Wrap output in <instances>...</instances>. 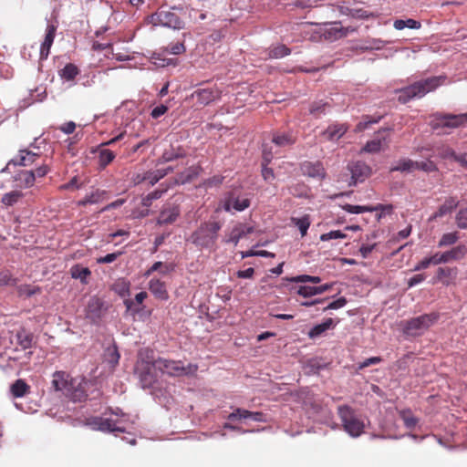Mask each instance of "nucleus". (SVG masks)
<instances>
[{"label": "nucleus", "mask_w": 467, "mask_h": 467, "mask_svg": "<svg viewBox=\"0 0 467 467\" xmlns=\"http://www.w3.org/2000/svg\"><path fill=\"white\" fill-rule=\"evenodd\" d=\"M52 387L56 391H63V393L73 401H84L88 398L83 379L78 380L72 379L65 371H56L53 374Z\"/></svg>", "instance_id": "obj_1"}, {"label": "nucleus", "mask_w": 467, "mask_h": 467, "mask_svg": "<svg viewBox=\"0 0 467 467\" xmlns=\"http://www.w3.org/2000/svg\"><path fill=\"white\" fill-rule=\"evenodd\" d=\"M222 224L216 221H208L202 223L199 227L193 231L189 241L200 250L215 251L217 249V239Z\"/></svg>", "instance_id": "obj_2"}, {"label": "nucleus", "mask_w": 467, "mask_h": 467, "mask_svg": "<svg viewBox=\"0 0 467 467\" xmlns=\"http://www.w3.org/2000/svg\"><path fill=\"white\" fill-rule=\"evenodd\" d=\"M156 359L153 351L149 348H142L139 352L138 361L135 366V373L138 375L142 388H150L157 380L155 370Z\"/></svg>", "instance_id": "obj_3"}, {"label": "nucleus", "mask_w": 467, "mask_h": 467, "mask_svg": "<svg viewBox=\"0 0 467 467\" xmlns=\"http://www.w3.org/2000/svg\"><path fill=\"white\" fill-rule=\"evenodd\" d=\"M445 76H437L422 79L400 90L399 99L407 102L414 98H422L427 93L435 90L445 82Z\"/></svg>", "instance_id": "obj_4"}, {"label": "nucleus", "mask_w": 467, "mask_h": 467, "mask_svg": "<svg viewBox=\"0 0 467 467\" xmlns=\"http://www.w3.org/2000/svg\"><path fill=\"white\" fill-rule=\"evenodd\" d=\"M439 314L429 313L402 320L400 327L406 337H417L422 336L439 319Z\"/></svg>", "instance_id": "obj_5"}, {"label": "nucleus", "mask_w": 467, "mask_h": 467, "mask_svg": "<svg viewBox=\"0 0 467 467\" xmlns=\"http://www.w3.org/2000/svg\"><path fill=\"white\" fill-rule=\"evenodd\" d=\"M337 414L344 431L351 437H358L364 432L365 424L355 415L352 408L348 405H341L337 408Z\"/></svg>", "instance_id": "obj_6"}, {"label": "nucleus", "mask_w": 467, "mask_h": 467, "mask_svg": "<svg viewBox=\"0 0 467 467\" xmlns=\"http://www.w3.org/2000/svg\"><path fill=\"white\" fill-rule=\"evenodd\" d=\"M156 368L162 373H166L171 377H179L183 375H193L198 370L195 364H188L184 366L180 360H171L163 358L156 359Z\"/></svg>", "instance_id": "obj_7"}, {"label": "nucleus", "mask_w": 467, "mask_h": 467, "mask_svg": "<svg viewBox=\"0 0 467 467\" xmlns=\"http://www.w3.org/2000/svg\"><path fill=\"white\" fill-rule=\"evenodd\" d=\"M148 19L149 23L154 26H162L173 29H181L184 26L183 20L175 11L163 7L159 8Z\"/></svg>", "instance_id": "obj_8"}, {"label": "nucleus", "mask_w": 467, "mask_h": 467, "mask_svg": "<svg viewBox=\"0 0 467 467\" xmlns=\"http://www.w3.org/2000/svg\"><path fill=\"white\" fill-rule=\"evenodd\" d=\"M125 133H126L125 131L120 132L119 135L115 136L114 138L110 139L109 140L102 142L101 144L99 145V147L97 148V150L95 151L99 153L98 159H99V166L100 169H105L109 163H111L114 161V159L116 157V154L114 153V151H112L111 150L106 149L105 147L111 146L114 143H116L117 141L121 140L124 138Z\"/></svg>", "instance_id": "obj_9"}, {"label": "nucleus", "mask_w": 467, "mask_h": 467, "mask_svg": "<svg viewBox=\"0 0 467 467\" xmlns=\"http://www.w3.org/2000/svg\"><path fill=\"white\" fill-rule=\"evenodd\" d=\"M467 123V113L464 114H442L435 118L431 122L432 129H455Z\"/></svg>", "instance_id": "obj_10"}, {"label": "nucleus", "mask_w": 467, "mask_h": 467, "mask_svg": "<svg viewBox=\"0 0 467 467\" xmlns=\"http://www.w3.org/2000/svg\"><path fill=\"white\" fill-rule=\"evenodd\" d=\"M88 424L93 427V429L101 431H109V432H124L126 431L125 427L122 425L121 420H112L109 418L102 417H93L89 419Z\"/></svg>", "instance_id": "obj_11"}, {"label": "nucleus", "mask_w": 467, "mask_h": 467, "mask_svg": "<svg viewBox=\"0 0 467 467\" xmlns=\"http://www.w3.org/2000/svg\"><path fill=\"white\" fill-rule=\"evenodd\" d=\"M254 226L244 223H237L234 227L225 234L223 241L227 244L232 243L237 245L240 239L246 237L254 232Z\"/></svg>", "instance_id": "obj_12"}, {"label": "nucleus", "mask_w": 467, "mask_h": 467, "mask_svg": "<svg viewBox=\"0 0 467 467\" xmlns=\"http://www.w3.org/2000/svg\"><path fill=\"white\" fill-rule=\"evenodd\" d=\"M458 276V268L456 266H441L436 270L435 275L432 277L433 285L441 283L445 286L454 284Z\"/></svg>", "instance_id": "obj_13"}, {"label": "nucleus", "mask_w": 467, "mask_h": 467, "mask_svg": "<svg viewBox=\"0 0 467 467\" xmlns=\"http://www.w3.org/2000/svg\"><path fill=\"white\" fill-rule=\"evenodd\" d=\"M181 209L179 205L168 203L162 207L157 219L158 225L172 224L179 218Z\"/></svg>", "instance_id": "obj_14"}, {"label": "nucleus", "mask_w": 467, "mask_h": 467, "mask_svg": "<svg viewBox=\"0 0 467 467\" xmlns=\"http://www.w3.org/2000/svg\"><path fill=\"white\" fill-rule=\"evenodd\" d=\"M192 97L196 99L200 106H206L219 99L221 97V91L213 88H198L192 94Z\"/></svg>", "instance_id": "obj_15"}, {"label": "nucleus", "mask_w": 467, "mask_h": 467, "mask_svg": "<svg viewBox=\"0 0 467 467\" xmlns=\"http://www.w3.org/2000/svg\"><path fill=\"white\" fill-rule=\"evenodd\" d=\"M39 156H40L39 151H33V150H26V149L20 150L18 151V154L14 159L9 161L6 168L10 165L30 166L36 161V159Z\"/></svg>", "instance_id": "obj_16"}, {"label": "nucleus", "mask_w": 467, "mask_h": 467, "mask_svg": "<svg viewBox=\"0 0 467 467\" xmlns=\"http://www.w3.org/2000/svg\"><path fill=\"white\" fill-rule=\"evenodd\" d=\"M301 171L304 175L323 180L326 177V170L321 161H304L301 164Z\"/></svg>", "instance_id": "obj_17"}, {"label": "nucleus", "mask_w": 467, "mask_h": 467, "mask_svg": "<svg viewBox=\"0 0 467 467\" xmlns=\"http://www.w3.org/2000/svg\"><path fill=\"white\" fill-rule=\"evenodd\" d=\"M57 32V26L47 25L46 29V35L43 43L40 47V59L44 60L48 57L50 48L53 45L55 36Z\"/></svg>", "instance_id": "obj_18"}, {"label": "nucleus", "mask_w": 467, "mask_h": 467, "mask_svg": "<svg viewBox=\"0 0 467 467\" xmlns=\"http://www.w3.org/2000/svg\"><path fill=\"white\" fill-rule=\"evenodd\" d=\"M348 130V126L344 123H334L329 125L323 132L322 136L327 140L336 141L342 138Z\"/></svg>", "instance_id": "obj_19"}, {"label": "nucleus", "mask_w": 467, "mask_h": 467, "mask_svg": "<svg viewBox=\"0 0 467 467\" xmlns=\"http://www.w3.org/2000/svg\"><path fill=\"white\" fill-rule=\"evenodd\" d=\"M242 419H251L254 421L262 422L265 421V415L259 411L253 412L238 408L228 416V420L231 421L240 420Z\"/></svg>", "instance_id": "obj_20"}, {"label": "nucleus", "mask_w": 467, "mask_h": 467, "mask_svg": "<svg viewBox=\"0 0 467 467\" xmlns=\"http://www.w3.org/2000/svg\"><path fill=\"white\" fill-rule=\"evenodd\" d=\"M459 201L457 197L451 196L445 199L444 202L438 208V210L430 217L429 221H434L441 218L446 214L452 213L457 208Z\"/></svg>", "instance_id": "obj_21"}, {"label": "nucleus", "mask_w": 467, "mask_h": 467, "mask_svg": "<svg viewBox=\"0 0 467 467\" xmlns=\"http://www.w3.org/2000/svg\"><path fill=\"white\" fill-rule=\"evenodd\" d=\"M250 206V200L245 197L235 196L234 193H231L224 202V210L226 212H230L231 208L241 212L245 210Z\"/></svg>", "instance_id": "obj_22"}, {"label": "nucleus", "mask_w": 467, "mask_h": 467, "mask_svg": "<svg viewBox=\"0 0 467 467\" xmlns=\"http://www.w3.org/2000/svg\"><path fill=\"white\" fill-rule=\"evenodd\" d=\"M343 209L349 213H362L365 212H374V211H381V212H391V205H382L378 204L376 206H361V205H352V204H345Z\"/></svg>", "instance_id": "obj_23"}, {"label": "nucleus", "mask_w": 467, "mask_h": 467, "mask_svg": "<svg viewBox=\"0 0 467 467\" xmlns=\"http://www.w3.org/2000/svg\"><path fill=\"white\" fill-rule=\"evenodd\" d=\"M333 287V283L324 284L319 286L301 285L297 290V294L305 298L311 297L316 295H321L329 291Z\"/></svg>", "instance_id": "obj_24"}, {"label": "nucleus", "mask_w": 467, "mask_h": 467, "mask_svg": "<svg viewBox=\"0 0 467 467\" xmlns=\"http://www.w3.org/2000/svg\"><path fill=\"white\" fill-rule=\"evenodd\" d=\"M444 264L460 261L467 254V247L465 244H459L451 249L442 252Z\"/></svg>", "instance_id": "obj_25"}, {"label": "nucleus", "mask_w": 467, "mask_h": 467, "mask_svg": "<svg viewBox=\"0 0 467 467\" xmlns=\"http://www.w3.org/2000/svg\"><path fill=\"white\" fill-rule=\"evenodd\" d=\"M149 289L160 300H167L169 298L166 285L160 279L152 278L149 283Z\"/></svg>", "instance_id": "obj_26"}, {"label": "nucleus", "mask_w": 467, "mask_h": 467, "mask_svg": "<svg viewBox=\"0 0 467 467\" xmlns=\"http://www.w3.org/2000/svg\"><path fill=\"white\" fill-rule=\"evenodd\" d=\"M348 31V27H343L339 22H335L331 27L325 30L324 36L327 40L334 41L347 36Z\"/></svg>", "instance_id": "obj_27"}, {"label": "nucleus", "mask_w": 467, "mask_h": 467, "mask_svg": "<svg viewBox=\"0 0 467 467\" xmlns=\"http://www.w3.org/2000/svg\"><path fill=\"white\" fill-rule=\"evenodd\" d=\"M349 171L352 174V179L357 181H363L370 173V168L362 161L352 162L349 165Z\"/></svg>", "instance_id": "obj_28"}, {"label": "nucleus", "mask_w": 467, "mask_h": 467, "mask_svg": "<svg viewBox=\"0 0 467 467\" xmlns=\"http://www.w3.org/2000/svg\"><path fill=\"white\" fill-rule=\"evenodd\" d=\"M272 141L278 147L293 145L296 141V136L293 131L275 132L273 135Z\"/></svg>", "instance_id": "obj_29"}, {"label": "nucleus", "mask_w": 467, "mask_h": 467, "mask_svg": "<svg viewBox=\"0 0 467 467\" xmlns=\"http://www.w3.org/2000/svg\"><path fill=\"white\" fill-rule=\"evenodd\" d=\"M31 387L22 379H16L10 386V393L14 398H22L30 393Z\"/></svg>", "instance_id": "obj_30"}, {"label": "nucleus", "mask_w": 467, "mask_h": 467, "mask_svg": "<svg viewBox=\"0 0 467 467\" xmlns=\"http://www.w3.org/2000/svg\"><path fill=\"white\" fill-rule=\"evenodd\" d=\"M418 161L409 158L400 159L394 166L390 168V171L412 172L417 171Z\"/></svg>", "instance_id": "obj_31"}, {"label": "nucleus", "mask_w": 467, "mask_h": 467, "mask_svg": "<svg viewBox=\"0 0 467 467\" xmlns=\"http://www.w3.org/2000/svg\"><path fill=\"white\" fill-rule=\"evenodd\" d=\"M16 344L24 350L33 346L34 336L26 328H20L16 333Z\"/></svg>", "instance_id": "obj_32"}, {"label": "nucleus", "mask_w": 467, "mask_h": 467, "mask_svg": "<svg viewBox=\"0 0 467 467\" xmlns=\"http://www.w3.org/2000/svg\"><path fill=\"white\" fill-rule=\"evenodd\" d=\"M19 187L30 188L36 182V174L33 171H21L15 176Z\"/></svg>", "instance_id": "obj_33"}, {"label": "nucleus", "mask_w": 467, "mask_h": 467, "mask_svg": "<svg viewBox=\"0 0 467 467\" xmlns=\"http://www.w3.org/2000/svg\"><path fill=\"white\" fill-rule=\"evenodd\" d=\"M102 306L103 303L99 298H91L87 306V316L93 320L99 318L102 314Z\"/></svg>", "instance_id": "obj_34"}, {"label": "nucleus", "mask_w": 467, "mask_h": 467, "mask_svg": "<svg viewBox=\"0 0 467 467\" xmlns=\"http://www.w3.org/2000/svg\"><path fill=\"white\" fill-rule=\"evenodd\" d=\"M172 167H168L166 169H160L155 171L147 172L141 179L138 178L137 182H140L142 181H149L151 185H154L158 182L161 178L166 176L170 171H172Z\"/></svg>", "instance_id": "obj_35"}, {"label": "nucleus", "mask_w": 467, "mask_h": 467, "mask_svg": "<svg viewBox=\"0 0 467 467\" xmlns=\"http://www.w3.org/2000/svg\"><path fill=\"white\" fill-rule=\"evenodd\" d=\"M24 197V193L19 190H14L5 193L1 198V202L7 207L18 203Z\"/></svg>", "instance_id": "obj_36"}, {"label": "nucleus", "mask_w": 467, "mask_h": 467, "mask_svg": "<svg viewBox=\"0 0 467 467\" xmlns=\"http://www.w3.org/2000/svg\"><path fill=\"white\" fill-rule=\"evenodd\" d=\"M334 327V321L332 318L326 319L323 323L314 326L308 332L310 338H316L321 336L327 330Z\"/></svg>", "instance_id": "obj_37"}, {"label": "nucleus", "mask_w": 467, "mask_h": 467, "mask_svg": "<svg viewBox=\"0 0 467 467\" xmlns=\"http://www.w3.org/2000/svg\"><path fill=\"white\" fill-rule=\"evenodd\" d=\"M119 358L120 355L115 345L108 348L104 352V362L109 364L111 368H114L119 364Z\"/></svg>", "instance_id": "obj_38"}, {"label": "nucleus", "mask_w": 467, "mask_h": 467, "mask_svg": "<svg viewBox=\"0 0 467 467\" xmlns=\"http://www.w3.org/2000/svg\"><path fill=\"white\" fill-rule=\"evenodd\" d=\"M272 158H273L272 153L270 151L268 152L266 150L265 146H264V150H263L264 162H263V168H262V175L265 181H270L275 178L274 171L271 168L267 167V164L271 161Z\"/></svg>", "instance_id": "obj_39"}, {"label": "nucleus", "mask_w": 467, "mask_h": 467, "mask_svg": "<svg viewBox=\"0 0 467 467\" xmlns=\"http://www.w3.org/2000/svg\"><path fill=\"white\" fill-rule=\"evenodd\" d=\"M105 195V191L96 190L92 192L90 194L86 195L83 200L79 201L78 205L86 206L88 204L99 203L104 200Z\"/></svg>", "instance_id": "obj_40"}, {"label": "nucleus", "mask_w": 467, "mask_h": 467, "mask_svg": "<svg viewBox=\"0 0 467 467\" xmlns=\"http://www.w3.org/2000/svg\"><path fill=\"white\" fill-rule=\"evenodd\" d=\"M291 223L298 228L301 236H305L307 234V230L311 224L310 215L305 214L300 218L292 217Z\"/></svg>", "instance_id": "obj_41"}, {"label": "nucleus", "mask_w": 467, "mask_h": 467, "mask_svg": "<svg viewBox=\"0 0 467 467\" xmlns=\"http://www.w3.org/2000/svg\"><path fill=\"white\" fill-rule=\"evenodd\" d=\"M185 156L186 152L182 148H171L169 150H164L161 157V161L162 162H168L179 158H183Z\"/></svg>", "instance_id": "obj_42"}, {"label": "nucleus", "mask_w": 467, "mask_h": 467, "mask_svg": "<svg viewBox=\"0 0 467 467\" xmlns=\"http://www.w3.org/2000/svg\"><path fill=\"white\" fill-rule=\"evenodd\" d=\"M147 296H148L147 293L142 291V292L138 293L135 296V299L134 300H132V299H125L124 300V305H125V306L127 308V311H131L133 313L139 312L140 308L139 307H134L135 303H137L138 305L142 304V302L147 298Z\"/></svg>", "instance_id": "obj_43"}, {"label": "nucleus", "mask_w": 467, "mask_h": 467, "mask_svg": "<svg viewBox=\"0 0 467 467\" xmlns=\"http://www.w3.org/2000/svg\"><path fill=\"white\" fill-rule=\"evenodd\" d=\"M460 235L458 232H451L443 234L438 242V247H446L453 245L459 240Z\"/></svg>", "instance_id": "obj_44"}, {"label": "nucleus", "mask_w": 467, "mask_h": 467, "mask_svg": "<svg viewBox=\"0 0 467 467\" xmlns=\"http://www.w3.org/2000/svg\"><path fill=\"white\" fill-rule=\"evenodd\" d=\"M71 276L75 279H80L82 283H87L86 279L90 275L91 272L88 267L75 265L71 268Z\"/></svg>", "instance_id": "obj_45"}, {"label": "nucleus", "mask_w": 467, "mask_h": 467, "mask_svg": "<svg viewBox=\"0 0 467 467\" xmlns=\"http://www.w3.org/2000/svg\"><path fill=\"white\" fill-rule=\"evenodd\" d=\"M79 73L78 68L74 64H67L60 72V77L67 81L73 80Z\"/></svg>", "instance_id": "obj_46"}, {"label": "nucleus", "mask_w": 467, "mask_h": 467, "mask_svg": "<svg viewBox=\"0 0 467 467\" xmlns=\"http://www.w3.org/2000/svg\"><path fill=\"white\" fill-rule=\"evenodd\" d=\"M400 416L408 429H413L418 424V419L413 416L410 410H401Z\"/></svg>", "instance_id": "obj_47"}, {"label": "nucleus", "mask_w": 467, "mask_h": 467, "mask_svg": "<svg viewBox=\"0 0 467 467\" xmlns=\"http://www.w3.org/2000/svg\"><path fill=\"white\" fill-rule=\"evenodd\" d=\"M328 108H330V105L327 102H323L322 100L315 101L311 104L309 112L317 118L325 113Z\"/></svg>", "instance_id": "obj_48"}, {"label": "nucleus", "mask_w": 467, "mask_h": 467, "mask_svg": "<svg viewBox=\"0 0 467 467\" xmlns=\"http://www.w3.org/2000/svg\"><path fill=\"white\" fill-rule=\"evenodd\" d=\"M382 148V140L381 139H376L369 140L366 143V145L363 148L364 151L375 153L379 152Z\"/></svg>", "instance_id": "obj_49"}, {"label": "nucleus", "mask_w": 467, "mask_h": 467, "mask_svg": "<svg viewBox=\"0 0 467 467\" xmlns=\"http://www.w3.org/2000/svg\"><path fill=\"white\" fill-rule=\"evenodd\" d=\"M289 54H290V49L287 47H285V45H280L278 47H274L270 51L269 55L273 58H280V57H284Z\"/></svg>", "instance_id": "obj_50"}, {"label": "nucleus", "mask_w": 467, "mask_h": 467, "mask_svg": "<svg viewBox=\"0 0 467 467\" xmlns=\"http://www.w3.org/2000/svg\"><path fill=\"white\" fill-rule=\"evenodd\" d=\"M417 170H420L425 172H434L438 171V168L432 161L428 159L426 161H418Z\"/></svg>", "instance_id": "obj_51"}, {"label": "nucleus", "mask_w": 467, "mask_h": 467, "mask_svg": "<svg viewBox=\"0 0 467 467\" xmlns=\"http://www.w3.org/2000/svg\"><path fill=\"white\" fill-rule=\"evenodd\" d=\"M16 279L12 276L8 271H3L0 273V286L5 285H16Z\"/></svg>", "instance_id": "obj_52"}, {"label": "nucleus", "mask_w": 467, "mask_h": 467, "mask_svg": "<svg viewBox=\"0 0 467 467\" xmlns=\"http://www.w3.org/2000/svg\"><path fill=\"white\" fill-rule=\"evenodd\" d=\"M347 237V234L342 233L340 230L330 231L329 233H326L321 234L320 240L323 242L329 241L332 239H344Z\"/></svg>", "instance_id": "obj_53"}, {"label": "nucleus", "mask_w": 467, "mask_h": 467, "mask_svg": "<svg viewBox=\"0 0 467 467\" xmlns=\"http://www.w3.org/2000/svg\"><path fill=\"white\" fill-rule=\"evenodd\" d=\"M456 223L460 229L467 228V208L461 209L456 214Z\"/></svg>", "instance_id": "obj_54"}, {"label": "nucleus", "mask_w": 467, "mask_h": 467, "mask_svg": "<svg viewBox=\"0 0 467 467\" xmlns=\"http://www.w3.org/2000/svg\"><path fill=\"white\" fill-rule=\"evenodd\" d=\"M438 155L441 159H453L456 155L455 151L449 146H441L437 149Z\"/></svg>", "instance_id": "obj_55"}, {"label": "nucleus", "mask_w": 467, "mask_h": 467, "mask_svg": "<svg viewBox=\"0 0 467 467\" xmlns=\"http://www.w3.org/2000/svg\"><path fill=\"white\" fill-rule=\"evenodd\" d=\"M347 303V299L344 296H342L333 302H330L323 310L327 311L330 309H338L345 306Z\"/></svg>", "instance_id": "obj_56"}, {"label": "nucleus", "mask_w": 467, "mask_h": 467, "mask_svg": "<svg viewBox=\"0 0 467 467\" xmlns=\"http://www.w3.org/2000/svg\"><path fill=\"white\" fill-rule=\"evenodd\" d=\"M122 254V252H117V253H112V254H108L107 255L105 256H101V257H99L97 258V263L98 264H109V263H112L114 262L120 254Z\"/></svg>", "instance_id": "obj_57"}, {"label": "nucleus", "mask_w": 467, "mask_h": 467, "mask_svg": "<svg viewBox=\"0 0 467 467\" xmlns=\"http://www.w3.org/2000/svg\"><path fill=\"white\" fill-rule=\"evenodd\" d=\"M169 51L173 55H180L185 52L186 48L183 43L171 44L168 47Z\"/></svg>", "instance_id": "obj_58"}, {"label": "nucleus", "mask_w": 467, "mask_h": 467, "mask_svg": "<svg viewBox=\"0 0 467 467\" xmlns=\"http://www.w3.org/2000/svg\"><path fill=\"white\" fill-rule=\"evenodd\" d=\"M167 111H168V107L161 104V105H159V106L155 107L151 110L150 116L153 119H158L161 116L164 115Z\"/></svg>", "instance_id": "obj_59"}, {"label": "nucleus", "mask_w": 467, "mask_h": 467, "mask_svg": "<svg viewBox=\"0 0 467 467\" xmlns=\"http://www.w3.org/2000/svg\"><path fill=\"white\" fill-rule=\"evenodd\" d=\"M163 192H164V191H159V190H157V191H154V192H150V193L146 196V198L143 200V204H144V205H146V206L150 205V202H151L152 200H157V199L161 198V194L163 193Z\"/></svg>", "instance_id": "obj_60"}, {"label": "nucleus", "mask_w": 467, "mask_h": 467, "mask_svg": "<svg viewBox=\"0 0 467 467\" xmlns=\"http://www.w3.org/2000/svg\"><path fill=\"white\" fill-rule=\"evenodd\" d=\"M19 292L22 294V295H26L27 296H30L32 295H35L36 293H39L40 292V288L39 287H30L29 285H24V286H21L19 288Z\"/></svg>", "instance_id": "obj_61"}, {"label": "nucleus", "mask_w": 467, "mask_h": 467, "mask_svg": "<svg viewBox=\"0 0 467 467\" xmlns=\"http://www.w3.org/2000/svg\"><path fill=\"white\" fill-rule=\"evenodd\" d=\"M425 279L424 274H418L412 276L408 280V287L410 288L420 283H421Z\"/></svg>", "instance_id": "obj_62"}, {"label": "nucleus", "mask_w": 467, "mask_h": 467, "mask_svg": "<svg viewBox=\"0 0 467 467\" xmlns=\"http://www.w3.org/2000/svg\"><path fill=\"white\" fill-rule=\"evenodd\" d=\"M75 129H76V123L73 121H68L59 128V130L66 134L73 133L75 131Z\"/></svg>", "instance_id": "obj_63"}, {"label": "nucleus", "mask_w": 467, "mask_h": 467, "mask_svg": "<svg viewBox=\"0 0 467 467\" xmlns=\"http://www.w3.org/2000/svg\"><path fill=\"white\" fill-rule=\"evenodd\" d=\"M375 244H362L359 248V252L362 255L363 258H367L369 254L373 251V249L375 248Z\"/></svg>", "instance_id": "obj_64"}]
</instances>
